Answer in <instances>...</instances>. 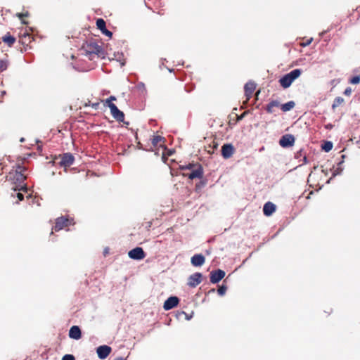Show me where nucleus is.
<instances>
[{
  "label": "nucleus",
  "instance_id": "61",
  "mask_svg": "<svg viewBox=\"0 0 360 360\" xmlns=\"http://www.w3.org/2000/svg\"><path fill=\"white\" fill-rule=\"evenodd\" d=\"M24 140H25L24 138H21L20 141V142H23Z\"/></svg>",
  "mask_w": 360,
  "mask_h": 360
},
{
  "label": "nucleus",
  "instance_id": "12",
  "mask_svg": "<svg viewBox=\"0 0 360 360\" xmlns=\"http://www.w3.org/2000/svg\"><path fill=\"white\" fill-rule=\"evenodd\" d=\"M185 176H188L190 179H202L203 176V167L200 164L197 165V168L193 169L189 174H184Z\"/></svg>",
  "mask_w": 360,
  "mask_h": 360
},
{
  "label": "nucleus",
  "instance_id": "14",
  "mask_svg": "<svg viewBox=\"0 0 360 360\" xmlns=\"http://www.w3.org/2000/svg\"><path fill=\"white\" fill-rule=\"evenodd\" d=\"M69 338L75 340H78L82 338V333L81 328L78 326H72L68 333Z\"/></svg>",
  "mask_w": 360,
  "mask_h": 360
},
{
  "label": "nucleus",
  "instance_id": "47",
  "mask_svg": "<svg viewBox=\"0 0 360 360\" xmlns=\"http://www.w3.org/2000/svg\"><path fill=\"white\" fill-rule=\"evenodd\" d=\"M99 105V103H93L92 104V106L94 108H97V107Z\"/></svg>",
  "mask_w": 360,
  "mask_h": 360
},
{
  "label": "nucleus",
  "instance_id": "55",
  "mask_svg": "<svg viewBox=\"0 0 360 360\" xmlns=\"http://www.w3.org/2000/svg\"><path fill=\"white\" fill-rule=\"evenodd\" d=\"M21 190H23V191H27V188H26L25 186H22V187L21 188Z\"/></svg>",
  "mask_w": 360,
  "mask_h": 360
},
{
  "label": "nucleus",
  "instance_id": "5",
  "mask_svg": "<svg viewBox=\"0 0 360 360\" xmlns=\"http://www.w3.org/2000/svg\"><path fill=\"white\" fill-rule=\"evenodd\" d=\"M60 156V161L59 165L63 167H68L73 165L75 162V157L70 153H64Z\"/></svg>",
  "mask_w": 360,
  "mask_h": 360
},
{
  "label": "nucleus",
  "instance_id": "31",
  "mask_svg": "<svg viewBox=\"0 0 360 360\" xmlns=\"http://www.w3.org/2000/svg\"><path fill=\"white\" fill-rule=\"evenodd\" d=\"M195 166V164H193V163H189V164H188V165H180V166H179V169H180L181 170H182V171H183V170H187V169L191 170V169H192Z\"/></svg>",
  "mask_w": 360,
  "mask_h": 360
},
{
  "label": "nucleus",
  "instance_id": "46",
  "mask_svg": "<svg viewBox=\"0 0 360 360\" xmlns=\"http://www.w3.org/2000/svg\"><path fill=\"white\" fill-rule=\"evenodd\" d=\"M113 360H127L126 358H124L122 356H117L116 358H115Z\"/></svg>",
  "mask_w": 360,
  "mask_h": 360
},
{
  "label": "nucleus",
  "instance_id": "36",
  "mask_svg": "<svg viewBox=\"0 0 360 360\" xmlns=\"http://www.w3.org/2000/svg\"><path fill=\"white\" fill-rule=\"evenodd\" d=\"M94 55H97L98 57H101V58H105V51L102 47L101 52L94 53Z\"/></svg>",
  "mask_w": 360,
  "mask_h": 360
},
{
  "label": "nucleus",
  "instance_id": "2",
  "mask_svg": "<svg viewBox=\"0 0 360 360\" xmlns=\"http://www.w3.org/2000/svg\"><path fill=\"white\" fill-rule=\"evenodd\" d=\"M82 48L86 52V56H89L91 60L92 59L91 56L94 55V53H99L101 50V46L93 39L84 44Z\"/></svg>",
  "mask_w": 360,
  "mask_h": 360
},
{
  "label": "nucleus",
  "instance_id": "30",
  "mask_svg": "<svg viewBox=\"0 0 360 360\" xmlns=\"http://www.w3.org/2000/svg\"><path fill=\"white\" fill-rule=\"evenodd\" d=\"M227 286L224 285V283L219 286L217 289V293L219 296H224L226 292Z\"/></svg>",
  "mask_w": 360,
  "mask_h": 360
},
{
  "label": "nucleus",
  "instance_id": "56",
  "mask_svg": "<svg viewBox=\"0 0 360 360\" xmlns=\"http://www.w3.org/2000/svg\"><path fill=\"white\" fill-rule=\"evenodd\" d=\"M37 148H38V150H42V146H39L37 147Z\"/></svg>",
  "mask_w": 360,
  "mask_h": 360
},
{
  "label": "nucleus",
  "instance_id": "35",
  "mask_svg": "<svg viewBox=\"0 0 360 360\" xmlns=\"http://www.w3.org/2000/svg\"><path fill=\"white\" fill-rule=\"evenodd\" d=\"M303 149L301 148L295 154V159H300L301 157L303 156Z\"/></svg>",
  "mask_w": 360,
  "mask_h": 360
},
{
  "label": "nucleus",
  "instance_id": "48",
  "mask_svg": "<svg viewBox=\"0 0 360 360\" xmlns=\"http://www.w3.org/2000/svg\"><path fill=\"white\" fill-rule=\"evenodd\" d=\"M214 292H215V289H214V288H212V289H210V290L208 291V294L214 293Z\"/></svg>",
  "mask_w": 360,
  "mask_h": 360
},
{
  "label": "nucleus",
  "instance_id": "26",
  "mask_svg": "<svg viewBox=\"0 0 360 360\" xmlns=\"http://www.w3.org/2000/svg\"><path fill=\"white\" fill-rule=\"evenodd\" d=\"M160 141H165V138L161 136H154L153 138L151 139V143L153 146H156L158 143Z\"/></svg>",
  "mask_w": 360,
  "mask_h": 360
},
{
  "label": "nucleus",
  "instance_id": "6",
  "mask_svg": "<svg viewBox=\"0 0 360 360\" xmlns=\"http://www.w3.org/2000/svg\"><path fill=\"white\" fill-rule=\"evenodd\" d=\"M128 255L132 259L141 260L146 257V254L142 248L136 247L129 250Z\"/></svg>",
  "mask_w": 360,
  "mask_h": 360
},
{
  "label": "nucleus",
  "instance_id": "11",
  "mask_svg": "<svg viewBox=\"0 0 360 360\" xmlns=\"http://www.w3.org/2000/svg\"><path fill=\"white\" fill-rule=\"evenodd\" d=\"M235 148L232 143H225L221 146V156L227 160L230 158L234 153Z\"/></svg>",
  "mask_w": 360,
  "mask_h": 360
},
{
  "label": "nucleus",
  "instance_id": "27",
  "mask_svg": "<svg viewBox=\"0 0 360 360\" xmlns=\"http://www.w3.org/2000/svg\"><path fill=\"white\" fill-rule=\"evenodd\" d=\"M343 102H344V99L342 97H340V96L336 97L334 99L333 103L332 104V108L335 109L336 107L341 105Z\"/></svg>",
  "mask_w": 360,
  "mask_h": 360
},
{
  "label": "nucleus",
  "instance_id": "4",
  "mask_svg": "<svg viewBox=\"0 0 360 360\" xmlns=\"http://www.w3.org/2000/svg\"><path fill=\"white\" fill-rule=\"evenodd\" d=\"M225 275L226 273L222 269L212 270L210 274V281L213 284L218 283L224 278Z\"/></svg>",
  "mask_w": 360,
  "mask_h": 360
},
{
  "label": "nucleus",
  "instance_id": "1",
  "mask_svg": "<svg viewBox=\"0 0 360 360\" xmlns=\"http://www.w3.org/2000/svg\"><path fill=\"white\" fill-rule=\"evenodd\" d=\"M302 70L301 69H294L290 72L284 75L279 79L280 85L283 89L290 87L292 83L297 79L302 74Z\"/></svg>",
  "mask_w": 360,
  "mask_h": 360
},
{
  "label": "nucleus",
  "instance_id": "23",
  "mask_svg": "<svg viewBox=\"0 0 360 360\" xmlns=\"http://www.w3.org/2000/svg\"><path fill=\"white\" fill-rule=\"evenodd\" d=\"M136 89L139 93V95L141 96H145L147 94V90L145 86V84L142 82H139L136 86Z\"/></svg>",
  "mask_w": 360,
  "mask_h": 360
},
{
  "label": "nucleus",
  "instance_id": "24",
  "mask_svg": "<svg viewBox=\"0 0 360 360\" xmlns=\"http://www.w3.org/2000/svg\"><path fill=\"white\" fill-rule=\"evenodd\" d=\"M115 60L120 63L121 66L125 65V59L122 52H117L114 53Z\"/></svg>",
  "mask_w": 360,
  "mask_h": 360
},
{
  "label": "nucleus",
  "instance_id": "42",
  "mask_svg": "<svg viewBox=\"0 0 360 360\" xmlns=\"http://www.w3.org/2000/svg\"><path fill=\"white\" fill-rule=\"evenodd\" d=\"M312 40H313L312 38L308 39L305 43L303 44V46H306L309 45L311 44V42L312 41Z\"/></svg>",
  "mask_w": 360,
  "mask_h": 360
},
{
  "label": "nucleus",
  "instance_id": "28",
  "mask_svg": "<svg viewBox=\"0 0 360 360\" xmlns=\"http://www.w3.org/2000/svg\"><path fill=\"white\" fill-rule=\"evenodd\" d=\"M200 179V181L195 184V190L196 191L200 190L202 188L205 186V185L207 183V180L205 179H202H202Z\"/></svg>",
  "mask_w": 360,
  "mask_h": 360
},
{
  "label": "nucleus",
  "instance_id": "17",
  "mask_svg": "<svg viewBox=\"0 0 360 360\" xmlns=\"http://www.w3.org/2000/svg\"><path fill=\"white\" fill-rule=\"evenodd\" d=\"M69 219L65 217H60L56 219V224L54 229L56 231H58L63 229L65 226L68 225Z\"/></svg>",
  "mask_w": 360,
  "mask_h": 360
},
{
  "label": "nucleus",
  "instance_id": "62",
  "mask_svg": "<svg viewBox=\"0 0 360 360\" xmlns=\"http://www.w3.org/2000/svg\"><path fill=\"white\" fill-rule=\"evenodd\" d=\"M331 179H332V177L328 179V183H329Z\"/></svg>",
  "mask_w": 360,
  "mask_h": 360
},
{
  "label": "nucleus",
  "instance_id": "50",
  "mask_svg": "<svg viewBox=\"0 0 360 360\" xmlns=\"http://www.w3.org/2000/svg\"><path fill=\"white\" fill-rule=\"evenodd\" d=\"M23 37H28L29 38H30V35L28 33H24Z\"/></svg>",
  "mask_w": 360,
  "mask_h": 360
},
{
  "label": "nucleus",
  "instance_id": "9",
  "mask_svg": "<svg viewBox=\"0 0 360 360\" xmlns=\"http://www.w3.org/2000/svg\"><path fill=\"white\" fill-rule=\"evenodd\" d=\"M179 298L176 296H170L164 302L163 308L165 311H169L176 307L179 303Z\"/></svg>",
  "mask_w": 360,
  "mask_h": 360
},
{
  "label": "nucleus",
  "instance_id": "43",
  "mask_svg": "<svg viewBox=\"0 0 360 360\" xmlns=\"http://www.w3.org/2000/svg\"><path fill=\"white\" fill-rule=\"evenodd\" d=\"M246 115V112H243V114H241L240 115H238V120H241Z\"/></svg>",
  "mask_w": 360,
  "mask_h": 360
},
{
  "label": "nucleus",
  "instance_id": "58",
  "mask_svg": "<svg viewBox=\"0 0 360 360\" xmlns=\"http://www.w3.org/2000/svg\"><path fill=\"white\" fill-rule=\"evenodd\" d=\"M168 70H169V72H174V69H172H172L168 68Z\"/></svg>",
  "mask_w": 360,
  "mask_h": 360
},
{
  "label": "nucleus",
  "instance_id": "53",
  "mask_svg": "<svg viewBox=\"0 0 360 360\" xmlns=\"http://www.w3.org/2000/svg\"><path fill=\"white\" fill-rule=\"evenodd\" d=\"M6 91H1V96H4V95H6Z\"/></svg>",
  "mask_w": 360,
  "mask_h": 360
},
{
  "label": "nucleus",
  "instance_id": "8",
  "mask_svg": "<svg viewBox=\"0 0 360 360\" xmlns=\"http://www.w3.org/2000/svg\"><path fill=\"white\" fill-rule=\"evenodd\" d=\"M202 280V274L200 272H195L188 277L187 285L191 288H195L201 283Z\"/></svg>",
  "mask_w": 360,
  "mask_h": 360
},
{
  "label": "nucleus",
  "instance_id": "49",
  "mask_svg": "<svg viewBox=\"0 0 360 360\" xmlns=\"http://www.w3.org/2000/svg\"><path fill=\"white\" fill-rule=\"evenodd\" d=\"M108 253V248H106L104 250L103 254H104V255H106Z\"/></svg>",
  "mask_w": 360,
  "mask_h": 360
},
{
  "label": "nucleus",
  "instance_id": "52",
  "mask_svg": "<svg viewBox=\"0 0 360 360\" xmlns=\"http://www.w3.org/2000/svg\"><path fill=\"white\" fill-rule=\"evenodd\" d=\"M332 127H333V126H332L330 124H328V125L326 126V128H327V129H331V128H332Z\"/></svg>",
  "mask_w": 360,
  "mask_h": 360
},
{
  "label": "nucleus",
  "instance_id": "63",
  "mask_svg": "<svg viewBox=\"0 0 360 360\" xmlns=\"http://www.w3.org/2000/svg\"><path fill=\"white\" fill-rule=\"evenodd\" d=\"M135 136H136V139H138V137H137V136H138L137 133H136Z\"/></svg>",
  "mask_w": 360,
  "mask_h": 360
},
{
  "label": "nucleus",
  "instance_id": "37",
  "mask_svg": "<svg viewBox=\"0 0 360 360\" xmlns=\"http://www.w3.org/2000/svg\"><path fill=\"white\" fill-rule=\"evenodd\" d=\"M16 15L19 18V19L21 20V22L22 24H27L28 22L25 20H24L22 18H24V13H18Z\"/></svg>",
  "mask_w": 360,
  "mask_h": 360
},
{
  "label": "nucleus",
  "instance_id": "40",
  "mask_svg": "<svg viewBox=\"0 0 360 360\" xmlns=\"http://www.w3.org/2000/svg\"><path fill=\"white\" fill-rule=\"evenodd\" d=\"M352 93V89L350 87H347L344 91V94L345 96H349Z\"/></svg>",
  "mask_w": 360,
  "mask_h": 360
},
{
  "label": "nucleus",
  "instance_id": "25",
  "mask_svg": "<svg viewBox=\"0 0 360 360\" xmlns=\"http://www.w3.org/2000/svg\"><path fill=\"white\" fill-rule=\"evenodd\" d=\"M333 144L330 141H324L321 145L322 150L328 153L333 148Z\"/></svg>",
  "mask_w": 360,
  "mask_h": 360
},
{
  "label": "nucleus",
  "instance_id": "33",
  "mask_svg": "<svg viewBox=\"0 0 360 360\" xmlns=\"http://www.w3.org/2000/svg\"><path fill=\"white\" fill-rule=\"evenodd\" d=\"M16 175L18 176V177H17L18 181H23L25 179V176L22 174L21 170L20 172L16 171Z\"/></svg>",
  "mask_w": 360,
  "mask_h": 360
},
{
  "label": "nucleus",
  "instance_id": "44",
  "mask_svg": "<svg viewBox=\"0 0 360 360\" xmlns=\"http://www.w3.org/2000/svg\"><path fill=\"white\" fill-rule=\"evenodd\" d=\"M302 161H303V164H307L308 163V160H307V156L305 155H303Z\"/></svg>",
  "mask_w": 360,
  "mask_h": 360
},
{
  "label": "nucleus",
  "instance_id": "45",
  "mask_svg": "<svg viewBox=\"0 0 360 360\" xmlns=\"http://www.w3.org/2000/svg\"><path fill=\"white\" fill-rule=\"evenodd\" d=\"M184 316H185V318H186V320H190L192 318V316H193L192 314L189 315V314H188L186 313V314H184Z\"/></svg>",
  "mask_w": 360,
  "mask_h": 360
},
{
  "label": "nucleus",
  "instance_id": "64",
  "mask_svg": "<svg viewBox=\"0 0 360 360\" xmlns=\"http://www.w3.org/2000/svg\"><path fill=\"white\" fill-rule=\"evenodd\" d=\"M18 168L21 169L22 167L18 166Z\"/></svg>",
  "mask_w": 360,
  "mask_h": 360
},
{
  "label": "nucleus",
  "instance_id": "32",
  "mask_svg": "<svg viewBox=\"0 0 360 360\" xmlns=\"http://www.w3.org/2000/svg\"><path fill=\"white\" fill-rule=\"evenodd\" d=\"M349 83L352 84H357L360 83V75H355L349 79Z\"/></svg>",
  "mask_w": 360,
  "mask_h": 360
},
{
  "label": "nucleus",
  "instance_id": "13",
  "mask_svg": "<svg viewBox=\"0 0 360 360\" xmlns=\"http://www.w3.org/2000/svg\"><path fill=\"white\" fill-rule=\"evenodd\" d=\"M96 26L98 30H101V33L109 38L112 36V32L106 28L105 21L103 18H98L96 20Z\"/></svg>",
  "mask_w": 360,
  "mask_h": 360
},
{
  "label": "nucleus",
  "instance_id": "22",
  "mask_svg": "<svg viewBox=\"0 0 360 360\" xmlns=\"http://www.w3.org/2000/svg\"><path fill=\"white\" fill-rule=\"evenodd\" d=\"M295 103L293 101H290L283 104L280 103L279 107H281V109L283 112H288V111H290V110H292L295 107Z\"/></svg>",
  "mask_w": 360,
  "mask_h": 360
},
{
  "label": "nucleus",
  "instance_id": "7",
  "mask_svg": "<svg viewBox=\"0 0 360 360\" xmlns=\"http://www.w3.org/2000/svg\"><path fill=\"white\" fill-rule=\"evenodd\" d=\"M295 136L292 134H287L285 135H283L280 140H279V144L281 147L284 148H290L295 143Z\"/></svg>",
  "mask_w": 360,
  "mask_h": 360
},
{
  "label": "nucleus",
  "instance_id": "16",
  "mask_svg": "<svg viewBox=\"0 0 360 360\" xmlns=\"http://www.w3.org/2000/svg\"><path fill=\"white\" fill-rule=\"evenodd\" d=\"M205 262V257L202 254H195L191 259V263L195 267L202 266Z\"/></svg>",
  "mask_w": 360,
  "mask_h": 360
},
{
  "label": "nucleus",
  "instance_id": "18",
  "mask_svg": "<svg viewBox=\"0 0 360 360\" xmlns=\"http://www.w3.org/2000/svg\"><path fill=\"white\" fill-rule=\"evenodd\" d=\"M276 206L273 202H266L263 207V213L265 216L269 217L276 211Z\"/></svg>",
  "mask_w": 360,
  "mask_h": 360
},
{
  "label": "nucleus",
  "instance_id": "39",
  "mask_svg": "<svg viewBox=\"0 0 360 360\" xmlns=\"http://www.w3.org/2000/svg\"><path fill=\"white\" fill-rule=\"evenodd\" d=\"M184 314H186L185 311H177L176 312L175 316H176V319H179L181 317V316L184 315Z\"/></svg>",
  "mask_w": 360,
  "mask_h": 360
},
{
  "label": "nucleus",
  "instance_id": "19",
  "mask_svg": "<svg viewBox=\"0 0 360 360\" xmlns=\"http://www.w3.org/2000/svg\"><path fill=\"white\" fill-rule=\"evenodd\" d=\"M2 41L9 47H11L15 42V38L9 32H7V34L2 37Z\"/></svg>",
  "mask_w": 360,
  "mask_h": 360
},
{
  "label": "nucleus",
  "instance_id": "41",
  "mask_svg": "<svg viewBox=\"0 0 360 360\" xmlns=\"http://www.w3.org/2000/svg\"><path fill=\"white\" fill-rule=\"evenodd\" d=\"M17 198H18L19 201H22L24 199V195L20 193H18Z\"/></svg>",
  "mask_w": 360,
  "mask_h": 360
},
{
  "label": "nucleus",
  "instance_id": "3",
  "mask_svg": "<svg viewBox=\"0 0 360 360\" xmlns=\"http://www.w3.org/2000/svg\"><path fill=\"white\" fill-rule=\"evenodd\" d=\"M108 108L110 110V112L113 118H115L119 122H123L124 124L129 125V122H124V114L120 110L115 103H110Z\"/></svg>",
  "mask_w": 360,
  "mask_h": 360
},
{
  "label": "nucleus",
  "instance_id": "15",
  "mask_svg": "<svg viewBox=\"0 0 360 360\" xmlns=\"http://www.w3.org/2000/svg\"><path fill=\"white\" fill-rule=\"evenodd\" d=\"M256 89V83L252 81L248 82L244 86L245 96L249 100Z\"/></svg>",
  "mask_w": 360,
  "mask_h": 360
},
{
  "label": "nucleus",
  "instance_id": "54",
  "mask_svg": "<svg viewBox=\"0 0 360 360\" xmlns=\"http://www.w3.org/2000/svg\"><path fill=\"white\" fill-rule=\"evenodd\" d=\"M173 153V152L172 150H169L168 153H167V155H172Z\"/></svg>",
  "mask_w": 360,
  "mask_h": 360
},
{
  "label": "nucleus",
  "instance_id": "20",
  "mask_svg": "<svg viewBox=\"0 0 360 360\" xmlns=\"http://www.w3.org/2000/svg\"><path fill=\"white\" fill-rule=\"evenodd\" d=\"M345 158V155H341V158H342V160L339 161L338 163H337V167L336 169L333 172V174H332V177H334L337 175H339L342 173V172L343 171V167H342V164L344 162V158Z\"/></svg>",
  "mask_w": 360,
  "mask_h": 360
},
{
  "label": "nucleus",
  "instance_id": "29",
  "mask_svg": "<svg viewBox=\"0 0 360 360\" xmlns=\"http://www.w3.org/2000/svg\"><path fill=\"white\" fill-rule=\"evenodd\" d=\"M8 65V61L6 59L0 60V72L6 70Z\"/></svg>",
  "mask_w": 360,
  "mask_h": 360
},
{
  "label": "nucleus",
  "instance_id": "10",
  "mask_svg": "<svg viewBox=\"0 0 360 360\" xmlns=\"http://www.w3.org/2000/svg\"><path fill=\"white\" fill-rule=\"evenodd\" d=\"M112 351V348L108 345H101L96 348L98 357L101 359H105Z\"/></svg>",
  "mask_w": 360,
  "mask_h": 360
},
{
  "label": "nucleus",
  "instance_id": "38",
  "mask_svg": "<svg viewBox=\"0 0 360 360\" xmlns=\"http://www.w3.org/2000/svg\"><path fill=\"white\" fill-rule=\"evenodd\" d=\"M116 98L114 96H110L108 98L106 99L105 102L107 103V105H110V103H113L112 101H115Z\"/></svg>",
  "mask_w": 360,
  "mask_h": 360
},
{
  "label": "nucleus",
  "instance_id": "21",
  "mask_svg": "<svg viewBox=\"0 0 360 360\" xmlns=\"http://www.w3.org/2000/svg\"><path fill=\"white\" fill-rule=\"evenodd\" d=\"M280 106V102L277 100H272L265 107L266 111L271 114L274 112L273 108L274 107H279Z\"/></svg>",
  "mask_w": 360,
  "mask_h": 360
},
{
  "label": "nucleus",
  "instance_id": "51",
  "mask_svg": "<svg viewBox=\"0 0 360 360\" xmlns=\"http://www.w3.org/2000/svg\"><path fill=\"white\" fill-rule=\"evenodd\" d=\"M138 146H139V149H142L143 148H142V144L140 142L138 143Z\"/></svg>",
  "mask_w": 360,
  "mask_h": 360
},
{
  "label": "nucleus",
  "instance_id": "57",
  "mask_svg": "<svg viewBox=\"0 0 360 360\" xmlns=\"http://www.w3.org/2000/svg\"><path fill=\"white\" fill-rule=\"evenodd\" d=\"M28 15H29L28 12H26L25 13H24V17H27V16H28Z\"/></svg>",
  "mask_w": 360,
  "mask_h": 360
},
{
  "label": "nucleus",
  "instance_id": "60",
  "mask_svg": "<svg viewBox=\"0 0 360 360\" xmlns=\"http://www.w3.org/2000/svg\"><path fill=\"white\" fill-rule=\"evenodd\" d=\"M326 32H327V31L323 32H321V35H323Z\"/></svg>",
  "mask_w": 360,
  "mask_h": 360
},
{
  "label": "nucleus",
  "instance_id": "34",
  "mask_svg": "<svg viewBox=\"0 0 360 360\" xmlns=\"http://www.w3.org/2000/svg\"><path fill=\"white\" fill-rule=\"evenodd\" d=\"M62 360H75V357L72 354H65L63 356Z\"/></svg>",
  "mask_w": 360,
  "mask_h": 360
},
{
  "label": "nucleus",
  "instance_id": "59",
  "mask_svg": "<svg viewBox=\"0 0 360 360\" xmlns=\"http://www.w3.org/2000/svg\"><path fill=\"white\" fill-rule=\"evenodd\" d=\"M217 144L216 143L214 146V149H217Z\"/></svg>",
  "mask_w": 360,
  "mask_h": 360
}]
</instances>
